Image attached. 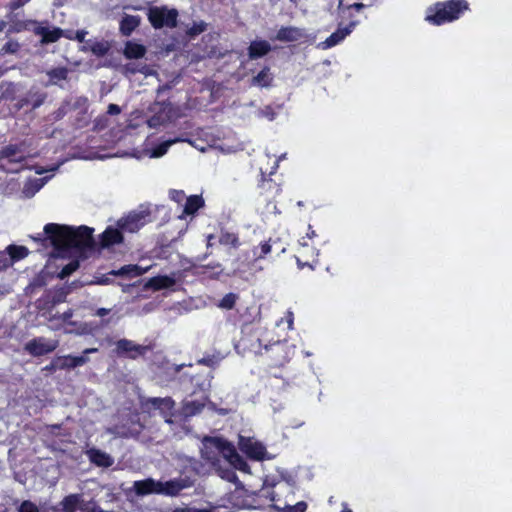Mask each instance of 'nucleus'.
Instances as JSON below:
<instances>
[{"label":"nucleus","instance_id":"28","mask_svg":"<svg viewBox=\"0 0 512 512\" xmlns=\"http://www.w3.org/2000/svg\"><path fill=\"white\" fill-rule=\"evenodd\" d=\"M8 257L11 258L12 264L24 259L28 256V249L25 246L9 245L6 248Z\"/></svg>","mask_w":512,"mask_h":512},{"label":"nucleus","instance_id":"48","mask_svg":"<svg viewBox=\"0 0 512 512\" xmlns=\"http://www.w3.org/2000/svg\"><path fill=\"white\" fill-rule=\"evenodd\" d=\"M86 35H87V32L85 30L77 31L75 33V39H77L79 42H83Z\"/></svg>","mask_w":512,"mask_h":512},{"label":"nucleus","instance_id":"14","mask_svg":"<svg viewBox=\"0 0 512 512\" xmlns=\"http://www.w3.org/2000/svg\"><path fill=\"white\" fill-rule=\"evenodd\" d=\"M272 250V239L262 241L258 245L251 249L250 254L247 256V260L251 265H255L258 261L265 259Z\"/></svg>","mask_w":512,"mask_h":512},{"label":"nucleus","instance_id":"44","mask_svg":"<svg viewBox=\"0 0 512 512\" xmlns=\"http://www.w3.org/2000/svg\"><path fill=\"white\" fill-rule=\"evenodd\" d=\"M221 242L226 244H232L233 246L238 245V238L234 234H227L221 238Z\"/></svg>","mask_w":512,"mask_h":512},{"label":"nucleus","instance_id":"36","mask_svg":"<svg viewBox=\"0 0 512 512\" xmlns=\"http://www.w3.org/2000/svg\"><path fill=\"white\" fill-rule=\"evenodd\" d=\"M79 267V262L77 260H73L70 263H68L66 266H64L59 273V277L61 279H64L71 275L73 272H75Z\"/></svg>","mask_w":512,"mask_h":512},{"label":"nucleus","instance_id":"22","mask_svg":"<svg viewBox=\"0 0 512 512\" xmlns=\"http://www.w3.org/2000/svg\"><path fill=\"white\" fill-rule=\"evenodd\" d=\"M271 50V45L266 40L252 41L249 46V57L251 59L260 58Z\"/></svg>","mask_w":512,"mask_h":512},{"label":"nucleus","instance_id":"18","mask_svg":"<svg viewBox=\"0 0 512 512\" xmlns=\"http://www.w3.org/2000/svg\"><path fill=\"white\" fill-rule=\"evenodd\" d=\"M204 205V200L199 195H192L187 197L184 205L182 214L179 216L180 219H184L185 216L194 215Z\"/></svg>","mask_w":512,"mask_h":512},{"label":"nucleus","instance_id":"37","mask_svg":"<svg viewBox=\"0 0 512 512\" xmlns=\"http://www.w3.org/2000/svg\"><path fill=\"white\" fill-rule=\"evenodd\" d=\"M206 28V25L204 22H198L194 23L192 27L188 28L187 33L190 36H196L200 33H202Z\"/></svg>","mask_w":512,"mask_h":512},{"label":"nucleus","instance_id":"11","mask_svg":"<svg viewBox=\"0 0 512 512\" xmlns=\"http://www.w3.org/2000/svg\"><path fill=\"white\" fill-rule=\"evenodd\" d=\"M276 39L283 42H308L314 41L315 37H310L304 29L298 27H282Z\"/></svg>","mask_w":512,"mask_h":512},{"label":"nucleus","instance_id":"5","mask_svg":"<svg viewBox=\"0 0 512 512\" xmlns=\"http://www.w3.org/2000/svg\"><path fill=\"white\" fill-rule=\"evenodd\" d=\"M27 152L24 144H10L0 150V169L8 173L19 172L26 166Z\"/></svg>","mask_w":512,"mask_h":512},{"label":"nucleus","instance_id":"24","mask_svg":"<svg viewBox=\"0 0 512 512\" xmlns=\"http://www.w3.org/2000/svg\"><path fill=\"white\" fill-rule=\"evenodd\" d=\"M146 53V48L134 41H128L125 44L124 55L128 59L142 58Z\"/></svg>","mask_w":512,"mask_h":512},{"label":"nucleus","instance_id":"50","mask_svg":"<svg viewBox=\"0 0 512 512\" xmlns=\"http://www.w3.org/2000/svg\"><path fill=\"white\" fill-rule=\"evenodd\" d=\"M292 325H293L292 313H289L288 314V326L290 329L292 328Z\"/></svg>","mask_w":512,"mask_h":512},{"label":"nucleus","instance_id":"1","mask_svg":"<svg viewBox=\"0 0 512 512\" xmlns=\"http://www.w3.org/2000/svg\"><path fill=\"white\" fill-rule=\"evenodd\" d=\"M202 457L218 472L219 476L229 482L236 479L232 468L249 472V465L237 453L235 447L219 437H206L202 442Z\"/></svg>","mask_w":512,"mask_h":512},{"label":"nucleus","instance_id":"4","mask_svg":"<svg viewBox=\"0 0 512 512\" xmlns=\"http://www.w3.org/2000/svg\"><path fill=\"white\" fill-rule=\"evenodd\" d=\"M466 10H468V3L465 0L438 2L426 10L425 20L439 26L458 19Z\"/></svg>","mask_w":512,"mask_h":512},{"label":"nucleus","instance_id":"34","mask_svg":"<svg viewBox=\"0 0 512 512\" xmlns=\"http://www.w3.org/2000/svg\"><path fill=\"white\" fill-rule=\"evenodd\" d=\"M273 507L280 512H305L307 509V504L301 501L296 503L295 505H286L284 507L273 505Z\"/></svg>","mask_w":512,"mask_h":512},{"label":"nucleus","instance_id":"19","mask_svg":"<svg viewBox=\"0 0 512 512\" xmlns=\"http://www.w3.org/2000/svg\"><path fill=\"white\" fill-rule=\"evenodd\" d=\"M119 353H126L131 357L143 354L145 347L135 344L133 341L122 339L117 342Z\"/></svg>","mask_w":512,"mask_h":512},{"label":"nucleus","instance_id":"51","mask_svg":"<svg viewBox=\"0 0 512 512\" xmlns=\"http://www.w3.org/2000/svg\"><path fill=\"white\" fill-rule=\"evenodd\" d=\"M96 351H97L96 348H88V349L84 350V354H90V353H94Z\"/></svg>","mask_w":512,"mask_h":512},{"label":"nucleus","instance_id":"40","mask_svg":"<svg viewBox=\"0 0 512 512\" xmlns=\"http://www.w3.org/2000/svg\"><path fill=\"white\" fill-rule=\"evenodd\" d=\"M169 197L172 201L176 203H181L184 200L186 201L187 197L182 190H171L169 192Z\"/></svg>","mask_w":512,"mask_h":512},{"label":"nucleus","instance_id":"10","mask_svg":"<svg viewBox=\"0 0 512 512\" xmlns=\"http://www.w3.org/2000/svg\"><path fill=\"white\" fill-rule=\"evenodd\" d=\"M358 25V21H351L347 26L342 27L341 25L338 29L332 33L325 41L320 42L317 47L322 50L330 49L338 44H340Z\"/></svg>","mask_w":512,"mask_h":512},{"label":"nucleus","instance_id":"23","mask_svg":"<svg viewBox=\"0 0 512 512\" xmlns=\"http://www.w3.org/2000/svg\"><path fill=\"white\" fill-rule=\"evenodd\" d=\"M140 22V16L125 14L120 22L121 33L129 36L140 25Z\"/></svg>","mask_w":512,"mask_h":512},{"label":"nucleus","instance_id":"52","mask_svg":"<svg viewBox=\"0 0 512 512\" xmlns=\"http://www.w3.org/2000/svg\"><path fill=\"white\" fill-rule=\"evenodd\" d=\"M341 512H353L346 504H343Z\"/></svg>","mask_w":512,"mask_h":512},{"label":"nucleus","instance_id":"56","mask_svg":"<svg viewBox=\"0 0 512 512\" xmlns=\"http://www.w3.org/2000/svg\"><path fill=\"white\" fill-rule=\"evenodd\" d=\"M281 158H284V155H281V157L278 160H276V162L278 163Z\"/></svg>","mask_w":512,"mask_h":512},{"label":"nucleus","instance_id":"31","mask_svg":"<svg viewBox=\"0 0 512 512\" xmlns=\"http://www.w3.org/2000/svg\"><path fill=\"white\" fill-rule=\"evenodd\" d=\"M272 75L268 68H264L253 78V84L259 87H268L272 82Z\"/></svg>","mask_w":512,"mask_h":512},{"label":"nucleus","instance_id":"35","mask_svg":"<svg viewBox=\"0 0 512 512\" xmlns=\"http://www.w3.org/2000/svg\"><path fill=\"white\" fill-rule=\"evenodd\" d=\"M237 295L234 293L226 294L218 304V306L222 309H232L236 303Z\"/></svg>","mask_w":512,"mask_h":512},{"label":"nucleus","instance_id":"32","mask_svg":"<svg viewBox=\"0 0 512 512\" xmlns=\"http://www.w3.org/2000/svg\"><path fill=\"white\" fill-rule=\"evenodd\" d=\"M83 49H89L93 54L97 56L105 55L109 50V45L106 42H94L91 44H87Z\"/></svg>","mask_w":512,"mask_h":512},{"label":"nucleus","instance_id":"2","mask_svg":"<svg viewBox=\"0 0 512 512\" xmlns=\"http://www.w3.org/2000/svg\"><path fill=\"white\" fill-rule=\"evenodd\" d=\"M44 232L50 240L57 255H78L93 242V229L87 226L77 228L49 223L44 226Z\"/></svg>","mask_w":512,"mask_h":512},{"label":"nucleus","instance_id":"6","mask_svg":"<svg viewBox=\"0 0 512 512\" xmlns=\"http://www.w3.org/2000/svg\"><path fill=\"white\" fill-rule=\"evenodd\" d=\"M148 20L155 29L173 28L177 24L178 11L167 6H153L148 9Z\"/></svg>","mask_w":512,"mask_h":512},{"label":"nucleus","instance_id":"49","mask_svg":"<svg viewBox=\"0 0 512 512\" xmlns=\"http://www.w3.org/2000/svg\"><path fill=\"white\" fill-rule=\"evenodd\" d=\"M109 313V309L106 308H100L97 310L96 315L99 317H103Z\"/></svg>","mask_w":512,"mask_h":512},{"label":"nucleus","instance_id":"38","mask_svg":"<svg viewBox=\"0 0 512 512\" xmlns=\"http://www.w3.org/2000/svg\"><path fill=\"white\" fill-rule=\"evenodd\" d=\"M276 115V111L270 106H267L258 112L259 117H265L269 121H273L276 118Z\"/></svg>","mask_w":512,"mask_h":512},{"label":"nucleus","instance_id":"9","mask_svg":"<svg viewBox=\"0 0 512 512\" xmlns=\"http://www.w3.org/2000/svg\"><path fill=\"white\" fill-rule=\"evenodd\" d=\"M58 346V340H50L44 337H39L27 342L25 344V350L33 356H42L54 351Z\"/></svg>","mask_w":512,"mask_h":512},{"label":"nucleus","instance_id":"57","mask_svg":"<svg viewBox=\"0 0 512 512\" xmlns=\"http://www.w3.org/2000/svg\"><path fill=\"white\" fill-rule=\"evenodd\" d=\"M315 234L314 231H312L310 234H308L309 236H313Z\"/></svg>","mask_w":512,"mask_h":512},{"label":"nucleus","instance_id":"39","mask_svg":"<svg viewBox=\"0 0 512 512\" xmlns=\"http://www.w3.org/2000/svg\"><path fill=\"white\" fill-rule=\"evenodd\" d=\"M12 265L11 258L8 257L6 249L0 251V271H3Z\"/></svg>","mask_w":512,"mask_h":512},{"label":"nucleus","instance_id":"17","mask_svg":"<svg viewBox=\"0 0 512 512\" xmlns=\"http://www.w3.org/2000/svg\"><path fill=\"white\" fill-rule=\"evenodd\" d=\"M176 283V280L173 276H156L150 278L145 283L146 289H153L155 291L162 290V289H168L172 287Z\"/></svg>","mask_w":512,"mask_h":512},{"label":"nucleus","instance_id":"43","mask_svg":"<svg viewBox=\"0 0 512 512\" xmlns=\"http://www.w3.org/2000/svg\"><path fill=\"white\" fill-rule=\"evenodd\" d=\"M72 364H70V366H72V368H75V367H78V366H82L84 365L87 361H88V358L84 355L82 356H72Z\"/></svg>","mask_w":512,"mask_h":512},{"label":"nucleus","instance_id":"45","mask_svg":"<svg viewBox=\"0 0 512 512\" xmlns=\"http://www.w3.org/2000/svg\"><path fill=\"white\" fill-rule=\"evenodd\" d=\"M18 49V44L17 43H14V42H8L4 45L3 47V50L5 52H11V53H14L16 52Z\"/></svg>","mask_w":512,"mask_h":512},{"label":"nucleus","instance_id":"16","mask_svg":"<svg viewBox=\"0 0 512 512\" xmlns=\"http://www.w3.org/2000/svg\"><path fill=\"white\" fill-rule=\"evenodd\" d=\"M150 266L142 267L140 265H125L118 270H112L110 272L113 276H121L127 278H134L141 276L149 270Z\"/></svg>","mask_w":512,"mask_h":512},{"label":"nucleus","instance_id":"13","mask_svg":"<svg viewBox=\"0 0 512 512\" xmlns=\"http://www.w3.org/2000/svg\"><path fill=\"white\" fill-rule=\"evenodd\" d=\"M123 233L119 226H109L101 235V246L109 248L113 245L120 244L123 241Z\"/></svg>","mask_w":512,"mask_h":512},{"label":"nucleus","instance_id":"27","mask_svg":"<svg viewBox=\"0 0 512 512\" xmlns=\"http://www.w3.org/2000/svg\"><path fill=\"white\" fill-rule=\"evenodd\" d=\"M37 32L41 35L43 43L56 42L62 36V30L59 28L41 27Z\"/></svg>","mask_w":512,"mask_h":512},{"label":"nucleus","instance_id":"7","mask_svg":"<svg viewBox=\"0 0 512 512\" xmlns=\"http://www.w3.org/2000/svg\"><path fill=\"white\" fill-rule=\"evenodd\" d=\"M238 447L247 457L256 461L270 460L273 458L267 451L265 445L254 437L239 435Z\"/></svg>","mask_w":512,"mask_h":512},{"label":"nucleus","instance_id":"54","mask_svg":"<svg viewBox=\"0 0 512 512\" xmlns=\"http://www.w3.org/2000/svg\"><path fill=\"white\" fill-rule=\"evenodd\" d=\"M278 165H277V162H275V166L273 167V170L270 171V174H273L275 172V170L277 169Z\"/></svg>","mask_w":512,"mask_h":512},{"label":"nucleus","instance_id":"15","mask_svg":"<svg viewBox=\"0 0 512 512\" xmlns=\"http://www.w3.org/2000/svg\"><path fill=\"white\" fill-rule=\"evenodd\" d=\"M63 512H78L85 509L84 500L81 494H70L59 504Z\"/></svg>","mask_w":512,"mask_h":512},{"label":"nucleus","instance_id":"46","mask_svg":"<svg viewBox=\"0 0 512 512\" xmlns=\"http://www.w3.org/2000/svg\"><path fill=\"white\" fill-rule=\"evenodd\" d=\"M120 112H121V109H120V107H119L118 105H116V104H110V105L108 106V113H109L110 115H117V114H119Z\"/></svg>","mask_w":512,"mask_h":512},{"label":"nucleus","instance_id":"21","mask_svg":"<svg viewBox=\"0 0 512 512\" xmlns=\"http://www.w3.org/2000/svg\"><path fill=\"white\" fill-rule=\"evenodd\" d=\"M87 454L90 461L96 464L97 466L110 467L114 463L113 458L109 454L102 452L101 450L90 449L87 452Z\"/></svg>","mask_w":512,"mask_h":512},{"label":"nucleus","instance_id":"20","mask_svg":"<svg viewBox=\"0 0 512 512\" xmlns=\"http://www.w3.org/2000/svg\"><path fill=\"white\" fill-rule=\"evenodd\" d=\"M47 182V178H33L25 182L22 189L24 198H32Z\"/></svg>","mask_w":512,"mask_h":512},{"label":"nucleus","instance_id":"12","mask_svg":"<svg viewBox=\"0 0 512 512\" xmlns=\"http://www.w3.org/2000/svg\"><path fill=\"white\" fill-rule=\"evenodd\" d=\"M186 141L183 138L177 137L174 139H169L161 142L155 147L149 148L148 143H146V148L143 150V155L149 158H161L163 157L169 150V148L176 143Z\"/></svg>","mask_w":512,"mask_h":512},{"label":"nucleus","instance_id":"47","mask_svg":"<svg viewBox=\"0 0 512 512\" xmlns=\"http://www.w3.org/2000/svg\"><path fill=\"white\" fill-rule=\"evenodd\" d=\"M72 317V311L68 310L58 316V319L62 320L63 322L68 321Z\"/></svg>","mask_w":512,"mask_h":512},{"label":"nucleus","instance_id":"26","mask_svg":"<svg viewBox=\"0 0 512 512\" xmlns=\"http://www.w3.org/2000/svg\"><path fill=\"white\" fill-rule=\"evenodd\" d=\"M148 403L152 405L153 408L159 409L161 414L166 417L167 412L171 411L174 407V401L171 398H151L148 400Z\"/></svg>","mask_w":512,"mask_h":512},{"label":"nucleus","instance_id":"41","mask_svg":"<svg viewBox=\"0 0 512 512\" xmlns=\"http://www.w3.org/2000/svg\"><path fill=\"white\" fill-rule=\"evenodd\" d=\"M365 7L363 3H354L353 5H349L346 7H343L342 0L339 1V10L340 13L344 16L347 12H349L350 9L354 8L357 11L362 10Z\"/></svg>","mask_w":512,"mask_h":512},{"label":"nucleus","instance_id":"8","mask_svg":"<svg viewBox=\"0 0 512 512\" xmlns=\"http://www.w3.org/2000/svg\"><path fill=\"white\" fill-rule=\"evenodd\" d=\"M149 214L146 211L132 212L118 221L117 225L124 232L134 233L141 229L148 221Z\"/></svg>","mask_w":512,"mask_h":512},{"label":"nucleus","instance_id":"30","mask_svg":"<svg viewBox=\"0 0 512 512\" xmlns=\"http://www.w3.org/2000/svg\"><path fill=\"white\" fill-rule=\"evenodd\" d=\"M204 407V404L199 401H185L182 407V414L185 417H191L199 413L202 408Z\"/></svg>","mask_w":512,"mask_h":512},{"label":"nucleus","instance_id":"55","mask_svg":"<svg viewBox=\"0 0 512 512\" xmlns=\"http://www.w3.org/2000/svg\"><path fill=\"white\" fill-rule=\"evenodd\" d=\"M212 238H213V236H212V235H209V236H208V245H210Z\"/></svg>","mask_w":512,"mask_h":512},{"label":"nucleus","instance_id":"33","mask_svg":"<svg viewBox=\"0 0 512 512\" xmlns=\"http://www.w3.org/2000/svg\"><path fill=\"white\" fill-rule=\"evenodd\" d=\"M72 356L66 355V356H59L53 359L51 363V368L53 369H67L72 368L70 364H72Z\"/></svg>","mask_w":512,"mask_h":512},{"label":"nucleus","instance_id":"29","mask_svg":"<svg viewBox=\"0 0 512 512\" xmlns=\"http://www.w3.org/2000/svg\"><path fill=\"white\" fill-rule=\"evenodd\" d=\"M168 121V114L166 111V107L161 106L159 111L156 112L154 116L147 120V125L150 128H156L165 124Z\"/></svg>","mask_w":512,"mask_h":512},{"label":"nucleus","instance_id":"42","mask_svg":"<svg viewBox=\"0 0 512 512\" xmlns=\"http://www.w3.org/2000/svg\"><path fill=\"white\" fill-rule=\"evenodd\" d=\"M19 512H39V509L34 503L24 501L19 507Z\"/></svg>","mask_w":512,"mask_h":512},{"label":"nucleus","instance_id":"25","mask_svg":"<svg viewBox=\"0 0 512 512\" xmlns=\"http://www.w3.org/2000/svg\"><path fill=\"white\" fill-rule=\"evenodd\" d=\"M46 75L48 77L46 85H61V82L67 79L68 69L64 67L54 68L47 71Z\"/></svg>","mask_w":512,"mask_h":512},{"label":"nucleus","instance_id":"53","mask_svg":"<svg viewBox=\"0 0 512 512\" xmlns=\"http://www.w3.org/2000/svg\"><path fill=\"white\" fill-rule=\"evenodd\" d=\"M45 171H46V170H44V169L40 168V169H37V170H36V173H37V174H39V175H41V174H43Z\"/></svg>","mask_w":512,"mask_h":512},{"label":"nucleus","instance_id":"3","mask_svg":"<svg viewBox=\"0 0 512 512\" xmlns=\"http://www.w3.org/2000/svg\"><path fill=\"white\" fill-rule=\"evenodd\" d=\"M190 486L191 482L187 478L168 481H157L152 478H147L133 483V489L138 496H145L149 494L176 496L180 491Z\"/></svg>","mask_w":512,"mask_h":512}]
</instances>
